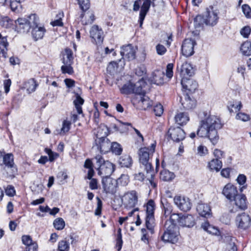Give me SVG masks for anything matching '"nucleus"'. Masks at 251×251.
Instances as JSON below:
<instances>
[{"instance_id": "53", "label": "nucleus", "mask_w": 251, "mask_h": 251, "mask_svg": "<svg viewBox=\"0 0 251 251\" xmlns=\"http://www.w3.org/2000/svg\"><path fill=\"white\" fill-rule=\"evenodd\" d=\"M155 115L157 116H161L163 112V106L161 104L155 105L153 109Z\"/></svg>"}, {"instance_id": "29", "label": "nucleus", "mask_w": 251, "mask_h": 251, "mask_svg": "<svg viewBox=\"0 0 251 251\" xmlns=\"http://www.w3.org/2000/svg\"><path fill=\"white\" fill-rule=\"evenodd\" d=\"M37 86L38 84L35 80L31 78L25 83L24 87L28 94H30L35 91Z\"/></svg>"}, {"instance_id": "24", "label": "nucleus", "mask_w": 251, "mask_h": 251, "mask_svg": "<svg viewBox=\"0 0 251 251\" xmlns=\"http://www.w3.org/2000/svg\"><path fill=\"white\" fill-rule=\"evenodd\" d=\"M180 102L183 108L186 109H192L195 107L196 104V100L192 99L188 94L184 95V98H180Z\"/></svg>"}, {"instance_id": "47", "label": "nucleus", "mask_w": 251, "mask_h": 251, "mask_svg": "<svg viewBox=\"0 0 251 251\" xmlns=\"http://www.w3.org/2000/svg\"><path fill=\"white\" fill-rule=\"evenodd\" d=\"M61 70L63 74L72 75L74 73L73 68L72 65H63L61 67Z\"/></svg>"}, {"instance_id": "20", "label": "nucleus", "mask_w": 251, "mask_h": 251, "mask_svg": "<svg viewBox=\"0 0 251 251\" xmlns=\"http://www.w3.org/2000/svg\"><path fill=\"white\" fill-rule=\"evenodd\" d=\"M223 194L231 201L238 194L237 188L231 184H227L224 187Z\"/></svg>"}, {"instance_id": "34", "label": "nucleus", "mask_w": 251, "mask_h": 251, "mask_svg": "<svg viewBox=\"0 0 251 251\" xmlns=\"http://www.w3.org/2000/svg\"><path fill=\"white\" fill-rule=\"evenodd\" d=\"M242 54L244 55L250 56L251 55V42L246 41L244 42L240 48Z\"/></svg>"}, {"instance_id": "21", "label": "nucleus", "mask_w": 251, "mask_h": 251, "mask_svg": "<svg viewBox=\"0 0 251 251\" xmlns=\"http://www.w3.org/2000/svg\"><path fill=\"white\" fill-rule=\"evenodd\" d=\"M151 4V0H144L143 3L141 7V10L139 14V22L140 23V27H142L143 21L145 19L146 14L149 10Z\"/></svg>"}, {"instance_id": "33", "label": "nucleus", "mask_w": 251, "mask_h": 251, "mask_svg": "<svg viewBox=\"0 0 251 251\" xmlns=\"http://www.w3.org/2000/svg\"><path fill=\"white\" fill-rule=\"evenodd\" d=\"M84 167L85 168L88 169L87 173V176H85V179H90L94 175V170L93 168V163L91 160L89 159H87L85 160Z\"/></svg>"}, {"instance_id": "54", "label": "nucleus", "mask_w": 251, "mask_h": 251, "mask_svg": "<svg viewBox=\"0 0 251 251\" xmlns=\"http://www.w3.org/2000/svg\"><path fill=\"white\" fill-rule=\"evenodd\" d=\"M236 118L244 122L248 121L250 119L249 115L244 113H238L236 116Z\"/></svg>"}, {"instance_id": "2", "label": "nucleus", "mask_w": 251, "mask_h": 251, "mask_svg": "<svg viewBox=\"0 0 251 251\" xmlns=\"http://www.w3.org/2000/svg\"><path fill=\"white\" fill-rule=\"evenodd\" d=\"M178 226L171 221L165 222L162 233H160L161 240L165 243L176 244L179 238Z\"/></svg>"}, {"instance_id": "43", "label": "nucleus", "mask_w": 251, "mask_h": 251, "mask_svg": "<svg viewBox=\"0 0 251 251\" xmlns=\"http://www.w3.org/2000/svg\"><path fill=\"white\" fill-rule=\"evenodd\" d=\"M111 148L110 150L117 155H120L122 151L121 145L117 142H113L111 144Z\"/></svg>"}, {"instance_id": "32", "label": "nucleus", "mask_w": 251, "mask_h": 251, "mask_svg": "<svg viewBox=\"0 0 251 251\" xmlns=\"http://www.w3.org/2000/svg\"><path fill=\"white\" fill-rule=\"evenodd\" d=\"M208 167L210 170L218 172L222 167V162L219 159H213L209 162Z\"/></svg>"}, {"instance_id": "60", "label": "nucleus", "mask_w": 251, "mask_h": 251, "mask_svg": "<svg viewBox=\"0 0 251 251\" xmlns=\"http://www.w3.org/2000/svg\"><path fill=\"white\" fill-rule=\"evenodd\" d=\"M220 220L223 223L227 225L230 223V217L228 214H224L220 217Z\"/></svg>"}, {"instance_id": "17", "label": "nucleus", "mask_w": 251, "mask_h": 251, "mask_svg": "<svg viewBox=\"0 0 251 251\" xmlns=\"http://www.w3.org/2000/svg\"><path fill=\"white\" fill-rule=\"evenodd\" d=\"M111 143L107 138L95 139V145L100 152L105 153L110 151Z\"/></svg>"}, {"instance_id": "46", "label": "nucleus", "mask_w": 251, "mask_h": 251, "mask_svg": "<svg viewBox=\"0 0 251 251\" xmlns=\"http://www.w3.org/2000/svg\"><path fill=\"white\" fill-rule=\"evenodd\" d=\"M242 11L247 18H251V8L246 4H244L242 6Z\"/></svg>"}, {"instance_id": "57", "label": "nucleus", "mask_w": 251, "mask_h": 251, "mask_svg": "<svg viewBox=\"0 0 251 251\" xmlns=\"http://www.w3.org/2000/svg\"><path fill=\"white\" fill-rule=\"evenodd\" d=\"M156 50L157 54L160 55L164 54L167 51L166 48L160 44L156 45Z\"/></svg>"}, {"instance_id": "64", "label": "nucleus", "mask_w": 251, "mask_h": 251, "mask_svg": "<svg viewBox=\"0 0 251 251\" xmlns=\"http://www.w3.org/2000/svg\"><path fill=\"white\" fill-rule=\"evenodd\" d=\"M38 245L36 242H32L26 247V251H37Z\"/></svg>"}, {"instance_id": "10", "label": "nucleus", "mask_w": 251, "mask_h": 251, "mask_svg": "<svg viewBox=\"0 0 251 251\" xmlns=\"http://www.w3.org/2000/svg\"><path fill=\"white\" fill-rule=\"evenodd\" d=\"M246 197L244 194H238L235 198L232 200L233 204L234 205L233 208L230 209L231 213H235L239 210H244L247 208Z\"/></svg>"}, {"instance_id": "41", "label": "nucleus", "mask_w": 251, "mask_h": 251, "mask_svg": "<svg viewBox=\"0 0 251 251\" xmlns=\"http://www.w3.org/2000/svg\"><path fill=\"white\" fill-rule=\"evenodd\" d=\"M45 152L49 155V161L50 162H53L59 156V154L57 152L52 151L50 149L45 148L44 150Z\"/></svg>"}, {"instance_id": "3", "label": "nucleus", "mask_w": 251, "mask_h": 251, "mask_svg": "<svg viewBox=\"0 0 251 251\" xmlns=\"http://www.w3.org/2000/svg\"><path fill=\"white\" fill-rule=\"evenodd\" d=\"M156 144H151L150 148L144 147L141 148L138 152L139 161L142 164L147 173H150L152 170V165L150 162L151 156L152 155L155 151Z\"/></svg>"}, {"instance_id": "19", "label": "nucleus", "mask_w": 251, "mask_h": 251, "mask_svg": "<svg viewBox=\"0 0 251 251\" xmlns=\"http://www.w3.org/2000/svg\"><path fill=\"white\" fill-rule=\"evenodd\" d=\"M136 99L138 100L139 106L142 109L146 110L147 108L152 105V101L150 99L149 97L145 95V92L142 90V93L138 94Z\"/></svg>"}, {"instance_id": "8", "label": "nucleus", "mask_w": 251, "mask_h": 251, "mask_svg": "<svg viewBox=\"0 0 251 251\" xmlns=\"http://www.w3.org/2000/svg\"><path fill=\"white\" fill-rule=\"evenodd\" d=\"M122 201L125 208L130 209L134 208L138 202L137 193L134 190L126 193L122 198Z\"/></svg>"}, {"instance_id": "4", "label": "nucleus", "mask_w": 251, "mask_h": 251, "mask_svg": "<svg viewBox=\"0 0 251 251\" xmlns=\"http://www.w3.org/2000/svg\"><path fill=\"white\" fill-rule=\"evenodd\" d=\"M39 21L35 14H31L28 19L20 18L15 21L16 29L20 33H27L33 25Z\"/></svg>"}, {"instance_id": "31", "label": "nucleus", "mask_w": 251, "mask_h": 251, "mask_svg": "<svg viewBox=\"0 0 251 251\" xmlns=\"http://www.w3.org/2000/svg\"><path fill=\"white\" fill-rule=\"evenodd\" d=\"M201 226L204 230L210 234L217 235L219 233L218 229L216 227L210 225L208 222H205L202 224Z\"/></svg>"}, {"instance_id": "55", "label": "nucleus", "mask_w": 251, "mask_h": 251, "mask_svg": "<svg viewBox=\"0 0 251 251\" xmlns=\"http://www.w3.org/2000/svg\"><path fill=\"white\" fill-rule=\"evenodd\" d=\"M173 67L174 65L172 63H169L167 66L166 68V76L171 78L173 76Z\"/></svg>"}, {"instance_id": "30", "label": "nucleus", "mask_w": 251, "mask_h": 251, "mask_svg": "<svg viewBox=\"0 0 251 251\" xmlns=\"http://www.w3.org/2000/svg\"><path fill=\"white\" fill-rule=\"evenodd\" d=\"M176 122L180 125L186 124L189 120V117L187 113L180 112L175 117Z\"/></svg>"}, {"instance_id": "14", "label": "nucleus", "mask_w": 251, "mask_h": 251, "mask_svg": "<svg viewBox=\"0 0 251 251\" xmlns=\"http://www.w3.org/2000/svg\"><path fill=\"white\" fill-rule=\"evenodd\" d=\"M168 134L171 139L175 142H179L185 138V133L179 127H171L168 130Z\"/></svg>"}, {"instance_id": "62", "label": "nucleus", "mask_w": 251, "mask_h": 251, "mask_svg": "<svg viewBox=\"0 0 251 251\" xmlns=\"http://www.w3.org/2000/svg\"><path fill=\"white\" fill-rule=\"evenodd\" d=\"M23 243L26 246L32 243V240L29 235H23L22 237Z\"/></svg>"}, {"instance_id": "27", "label": "nucleus", "mask_w": 251, "mask_h": 251, "mask_svg": "<svg viewBox=\"0 0 251 251\" xmlns=\"http://www.w3.org/2000/svg\"><path fill=\"white\" fill-rule=\"evenodd\" d=\"M179 225L182 226L192 227L195 225L194 218L191 215L182 216L180 219H179Z\"/></svg>"}, {"instance_id": "11", "label": "nucleus", "mask_w": 251, "mask_h": 251, "mask_svg": "<svg viewBox=\"0 0 251 251\" xmlns=\"http://www.w3.org/2000/svg\"><path fill=\"white\" fill-rule=\"evenodd\" d=\"M174 201L176 206L181 211L186 212L191 208V203L188 198L176 196L174 198Z\"/></svg>"}, {"instance_id": "26", "label": "nucleus", "mask_w": 251, "mask_h": 251, "mask_svg": "<svg viewBox=\"0 0 251 251\" xmlns=\"http://www.w3.org/2000/svg\"><path fill=\"white\" fill-rule=\"evenodd\" d=\"M164 73L160 70L155 71L152 74L151 81L156 85H161L164 83Z\"/></svg>"}, {"instance_id": "56", "label": "nucleus", "mask_w": 251, "mask_h": 251, "mask_svg": "<svg viewBox=\"0 0 251 251\" xmlns=\"http://www.w3.org/2000/svg\"><path fill=\"white\" fill-rule=\"evenodd\" d=\"M6 195L13 197L15 195L16 192L14 187L12 185H8L5 190Z\"/></svg>"}, {"instance_id": "6", "label": "nucleus", "mask_w": 251, "mask_h": 251, "mask_svg": "<svg viewBox=\"0 0 251 251\" xmlns=\"http://www.w3.org/2000/svg\"><path fill=\"white\" fill-rule=\"evenodd\" d=\"M145 83L143 79H140L136 83L133 84L130 81L124 84L120 89L121 93L124 94L135 93L141 94L142 93V85Z\"/></svg>"}, {"instance_id": "23", "label": "nucleus", "mask_w": 251, "mask_h": 251, "mask_svg": "<svg viewBox=\"0 0 251 251\" xmlns=\"http://www.w3.org/2000/svg\"><path fill=\"white\" fill-rule=\"evenodd\" d=\"M94 134L96 137V139L106 138L109 134V129L104 124H100L97 128L95 129Z\"/></svg>"}, {"instance_id": "39", "label": "nucleus", "mask_w": 251, "mask_h": 251, "mask_svg": "<svg viewBox=\"0 0 251 251\" xmlns=\"http://www.w3.org/2000/svg\"><path fill=\"white\" fill-rule=\"evenodd\" d=\"M3 163L8 168H12L13 166V157L11 154H7L3 157Z\"/></svg>"}, {"instance_id": "9", "label": "nucleus", "mask_w": 251, "mask_h": 251, "mask_svg": "<svg viewBox=\"0 0 251 251\" xmlns=\"http://www.w3.org/2000/svg\"><path fill=\"white\" fill-rule=\"evenodd\" d=\"M235 222L238 228L245 230L251 226V218L248 214L244 212L237 216Z\"/></svg>"}, {"instance_id": "49", "label": "nucleus", "mask_w": 251, "mask_h": 251, "mask_svg": "<svg viewBox=\"0 0 251 251\" xmlns=\"http://www.w3.org/2000/svg\"><path fill=\"white\" fill-rule=\"evenodd\" d=\"M117 246L118 247V251H120L122 246V235L121 233V229L119 228L118 230L117 237L116 239Z\"/></svg>"}, {"instance_id": "25", "label": "nucleus", "mask_w": 251, "mask_h": 251, "mask_svg": "<svg viewBox=\"0 0 251 251\" xmlns=\"http://www.w3.org/2000/svg\"><path fill=\"white\" fill-rule=\"evenodd\" d=\"M38 24V22L31 27L32 28L31 31L32 36L35 41L42 39L46 31L43 27H39Z\"/></svg>"}, {"instance_id": "1", "label": "nucleus", "mask_w": 251, "mask_h": 251, "mask_svg": "<svg viewBox=\"0 0 251 251\" xmlns=\"http://www.w3.org/2000/svg\"><path fill=\"white\" fill-rule=\"evenodd\" d=\"M222 127L220 119L217 116L210 115L200 121L197 134L200 137L208 139L215 145L219 139L218 130Z\"/></svg>"}, {"instance_id": "37", "label": "nucleus", "mask_w": 251, "mask_h": 251, "mask_svg": "<svg viewBox=\"0 0 251 251\" xmlns=\"http://www.w3.org/2000/svg\"><path fill=\"white\" fill-rule=\"evenodd\" d=\"M175 176L172 172L164 170L160 173V178L165 181H169L174 178Z\"/></svg>"}, {"instance_id": "7", "label": "nucleus", "mask_w": 251, "mask_h": 251, "mask_svg": "<svg viewBox=\"0 0 251 251\" xmlns=\"http://www.w3.org/2000/svg\"><path fill=\"white\" fill-rule=\"evenodd\" d=\"M155 203L152 200L149 201L146 206V225L147 228L150 231L151 233H153L154 225V211Z\"/></svg>"}, {"instance_id": "48", "label": "nucleus", "mask_w": 251, "mask_h": 251, "mask_svg": "<svg viewBox=\"0 0 251 251\" xmlns=\"http://www.w3.org/2000/svg\"><path fill=\"white\" fill-rule=\"evenodd\" d=\"M251 32V28L249 26H245L240 30L241 35L244 38H248Z\"/></svg>"}, {"instance_id": "16", "label": "nucleus", "mask_w": 251, "mask_h": 251, "mask_svg": "<svg viewBox=\"0 0 251 251\" xmlns=\"http://www.w3.org/2000/svg\"><path fill=\"white\" fill-rule=\"evenodd\" d=\"M181 83L183 89L187 91V93H194L198 86V84L195 80L189 77L181 78Z\"/></svg>"}, {"instance_id": "61", "label": "nucleus", "mask_w": 251, "mask_h": 251, "mask_svg": "<svg viewBox=\"0 0 251 251\" xmlns=\"http://www.w3.org/2000/svg\"><path fill=\"white\" fill-rule=\"evenodd\" d=\"M0 46L3 47L6 49L8 46L7 36H3L1 33H0Z\"/></svg>"}, {"instance_id": "38", "label": "nucleus", "mask_w": 251, "mask_h": 251, "mask_svg": "<svg viewBox=\"0 0 251 251\" xmlns=\"http://www.w3.org/2000/svg\"><path fill=\"white\" fill-rule=\"evenodd\" d=\"M119 161L120 165L123 167H129L132 164V159L130 156L127 155L121 156Z\"/></svg>"}, {"instance_id": "59", "label": "nucleus", "mask_w": 251, "mask_h": 251, "mask_svg": "<svg viewBox=\"0 0 251 251\" xmlns=\"http://www.w3.org/2000/svg\"><path fill=\"white\" fill-rule=\"evenodd\" d=\"M89 187L91 190H96L98 188V182L97 179L93 178L92 177L89 179Z\"/></svg>"}, {"instance_id": "63", "label": "nucleus", "mask_w": 251, "mask_h": 251, "mask_svg": "<svg viewBox=\"0 0 251 251\" xmlns=\"http://www.w3.org/2000/svg\"><path fill=\"white\" fill-rule=\"evenodd\" d=\"M213 154L216 157V159H219V160H220L224 157V151L217 149L214 150Z\"/></svg>"}, {"instance_id": "13", "label": "nucleus", "mask_w": 251, "mask_h": 251, "mask_svg": "<svg viewBox=\"0 0 251 251\" xmlns=\"http://www.w3.org/2000/svg\"><path fill=\"white\" fill-rule=\"evenodd\" d=\"M196 45L195 40L192 39H186L184 40L181 47V51L182 54L186 56L189 57L193 54L194 47Z\"/></svg>"}, {"instance_id": "44", "label": "nucleus", "mask_w": 251, "mask_h": 251, "mask_svg": "<svg viewBox=\"0 0 251 251\" xmlns=\"http://www.w3.org/2000/svg\"><path fill=\"white\" fill-rule=\"evenodd\" d=\"M205 18L204 19L201 16L198 15L194 19V25L196 28L200 27L203 23H205Z\"/></svg>"}, {"instance_id": "18", "label": "nucleus", "mask_w": 251, "mask_h": 251, "mask_svg": "<svg viewBox=\"0 0 251 251\" xmlns=\"http://www.w3.org/2000/svg\"><path fill=\"white\" fill-rule=\"evenodd\" d=\"M120 53L123 57H125L129 61L133 60L135 58V49L130 44L123 46Z\"/></svg>"}, {"instance_id": "52", "label": "nucleus", "mask_w": 251, "mask_h": 251, "mask_svg": "<svg viewBox=\"0 0 251 251\" xmlns=\"http://www.w3.org/2000/svg\"><path fill=\"white\" fill-rule=\"evenodd\" d=\"M63 16L62 13H59L57 17L58 18L54 21H52L51 22V24L52 26H62L63 25V23L62 22V17Z\"/></svg>"}, {"instance_id": "42", "label": "nucleus", "mask_w": 251, "mask_h": 251, "mask_svg": "<svg viewBox=\"0 0 251 251\" xmlns=\"http://www.w3.org/2000/svg\"><path fill=\"white\" fill-rule=\"evenodd\" d=\"M53 226L57 230H62L65 227V221L62 218H56L53 222Z\"/></svg>"}, {"instance_id": "5", "label": "nucleus", "mask_w": 251, "mask_h": 251, "mask_svg": "<svg viewBox=\"0 0 251 251\" xmlns=\"http://www.w3.org/2000/svg\"><path fill=\"white\" fill-rule=\"evenodd\" d=\"M96 164L98 166V174L102 178L110 176L114 171V165L108 161H105L101 155L98 154L95 157Z\"/></svg>"}, {"instance_id": "51", "label": "nucleus", "mask_w": 251, "mask_h": 251, "mask_svg": "<svg viewBox=\"0 0 251 251\" xmlns=\"http://www.w3.org/2000/svg\"><path fill=\"white\" fill-rule=\"evenodd\" d=\"M21 0H10V6L11 10L16 11L18 7L20 6V1Z\"/></svg>"}, {"instance_id": "45", "label": "nucleus", "mask_w": 251, "mask_h": 251, "mask_svg": "<svg viewBox=\"0 0 251 251\" xmlns=\"http://www.w3.org/2000/svg\"><path fill=\"white\" fill-rule=\"evenodd\" d=\"M197 153L201 156H205L208 153V150L205 146L201 145L197 148Z\"/></svg>"}, {"instance_id": "58", "label": "nucleus", "mask_w": 251, "mask_h": 251, "mask_svg": "<svg viewBox=\"0 0 251 251\" xmlns=\"http://www.w3.org/2000/svg\"><path fill=\"white\" fill-rule=\"evenodd\" d=\"M71 122L67 120H65L63 122L61 132L65 133L68 132L70 128Z\"/></svg>"}, {"instance_id": "12", "label": "nucleus", "mask_w": 251, "mask_h": 251, "mask_svg": "<svg viewBox=\"0 0 251 251\" xmlns=\"http://www.w3.org/2000/svg\"><path fill=\"white\" fill-rule=\"evenodd\" d=\"M103 34L102 29L97 25H93L90 30V37L93 40L92 42L96 45H100L103 42Z\"/></svg>"}, {"instance_id": "50", "label": "nucleus", "mask_w": 251, "mask_h": 251, "mask_svg": "<svg viewBox=\"0 0 251 251\" xmlns=\"http://www.w3.org/2000/svg\"><path fill=\"white\" fill-rule=\"evenodd\" d=\"M182 217L181 214L173 213L171 215L169 220L168 221H171L172 223L176 225V222L177 221L179 224V219Z\"/></svg>"}, {"instance_id": "35", "label": "nucleus", "mask_w": 251, "mask_h": 251, "mask_svg": "<svg viewBox=\"0 0 251 251\" xmlns=\"http://www.w3.org/2000/svg\"><path fill=\"white\" fill-rule=\"evenodd\" d=\"M84 100L78 94L76 95V99L74 100V104L78 114L82 113L81 106L84 103Z\"/></svg>"}, {"instance_id": "22", "label": "nucleus", "mask_w": 251, "mask_h": 251, "mask_svg": "<svg viewBox=\"0 0 251 251\" xmlns=\"http://www.w3.org/2000/svg\"><path fill=\"white\" fill-rule=\"evenodd\" d=\"M218 13L216 11H208L205 17V24L206 25H214L218 21Z\"/></svg>"}, {"instance_id": "28", "label": "nucleus", "mask_w": 251, "mask_h": 251, "mask_svg": "<svg viewBox=\"0 0 251 251\" xmlns=\"http://www.w3.org/2000/svg\"><path fill=\"white\" fill-rule=\"evenodd\" d=\"M197 210L202 217L207 218L210 216L211 209L207 204L199 203L197 207Z\"/></svg>"}, {"instance_id": "15", "label": "nucleus", "mask_w": 251, "mask_h": 251, "mask_svg": "<svg viewBox=\"0 0 251 251\" xmlns=\"http://www.w3.org/2000/svg\"><path fill=\"white\" fill-rule=\"evenodd\" d=\"M177 70L180 72L181 77H188L194 75V69L190 63L185 62L181 64L179 67L177 65Z\"/></svg>"}, {"instance_id": "36", "label": "nucleus", "mask_w": 251, "mask_h": 251, "mask_svg": "<svg viewBox=\"0 0 251 251\" xmlns=\"http://www.w3.org/2000/svg\"><path fill=\"white\" fill-rule=\"evenodd\" d=\"M161 203L164 209V215L165 217L169 216L172 210L171 204L165 198H161Z\"/></svg>"}, {"instance_id": "40", "label": "nucleus", "mask_w": 251, "mask_h": 251, "mask_svg": "<svg viewBox=\"0 0 251 251\" xmlns=\"http://www.w3.org/2000/svg\"><path fill=\"white\" fill-rule=\"evenodd\" d=\"M70 249V244L66 240L60 241L58 243V251H69Z\"/></svg>"}]
</instances>
